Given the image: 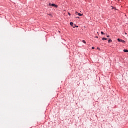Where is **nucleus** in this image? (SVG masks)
<instances>
[{
	"label": "nucleus",
	"mask_w": 128,
	"mask_h": 128,
	"mask_svg": "<svg viewBox=\"0 0 128 128\" xmlns=\"http://www.w3.org/2000/svg\"><path fill=\"white\" fill-rule=\"evenodd\" d=\"M118 42H122L123 44L124 43V42H125L124 40H122L120 39V38H118Z\"/></svg>",
	"instance_id": "1"
},
{
	"label": "nucleus",
	"mask_w": 128,
	"mask_h": 128,
	"mask_svg": "<svg viewBox=\"0 0 128 128\" xmlns=\"http://www.w3.org/2000/svg\"><path fill=\"white\" fill-rule=\"evenodd\" d=\"M51 6H54V8H58V5L56 4H52Z\"/></svg>",
	"instance_id": "2"
},
{
	"label": "nucleus",
	"mask_w": 128,
	"mask_h": 128,
	"mask_svg": "<svg viewBox=\"0 0 128 128\" xmlns=\"http://www.w3.org/2000/svg\"><path fill=\"white\" fill-rule=\"evenodd\" d=\"M123 51L124 52H128V50L126 49H124Z\"/></svg>",
	"instance_id": "3"
},
{
	"label": "nucleus",
	"mask_w": 128,
	"mask_h": 128,
	"mask_svg": "<svg viewBox=\"0 0 128 128\" xmlns=\"http://www.w3.org/2000/svg\"><path fill=\"white\" fill-rule=\"evenodd\" d=\"M108 40V38H102V40Z\"/></svg>",
	"instance_id": "4"
},
{
	"label": "nucleus",
	"mask_w": 128,
	"mask_h": 128,
	"mask_svg": "<svg viewBox=\"0 0 128 128\" xmlns=\"http://www.w3.org/2000/svg\"><path fill=\"white\" fill-rule=\"evenodd\" d=\"M78 15L80 16H82V14H80V13H78Z\"/></svg>",
	"instance_id": "5"
},
{
	"label": "nucleus",
	"mask_w": 128,
	"mask_h": 128,
	"mask_svg": "<svg viewBox=\"0 0 128 128\" xmlns=\"http://www.w3.org/2000/svg\"><path fill=\"white\" fill-rule=\"evenodd\" d=\"M70 26H74V22H70Z\"/></svg>",
	"instance_id": "6"
},
{
	"label": "nucleus",
	"mask_w": 128,
	"mask_h": 128,
	"mask_svg": "<svg viewBox=\"0 0 128 128\" xmlns=\"http://www.w3.org/2000/svg\"><path fill=\"white\" fill-rule=\"evenodd\" d=\"M112 42V40L110 39L108 40V42Z\"/></svg>",
	"instance_id": "7"
},
{
	"label": "nucleus",
	"mask_w": 128,
	"mask_h": 128,
	"mask_svg": "<svg viewBox=\"0 0 128 128\" xmlns=\"http://www.w3.org/2000/svg\"><path fill=\"white\" fill-rule=\"evenodd\" d=\"M82 42H84V44H86V40H82Z\"/></svg>",
	"instance_id": "8"
},
{
	"label": "nucleus",
	"mask_w": 128,
	"mask_h": 128,
	"mask_svg": "<svg viewBox=\"0 0 128 128\" xmlns=\"http://www.w3.org/2000/svg\"><path fill=\"white\" fill-rule=\"evenodd\" d=\"M101 34H104V32H101Z\"/></svg>",
	"instance_id": "9"
},
{
	"label": "nucleus",
	"mask_w": 128,
	"mask_h": 128,
	"mask_svg": "<svg viewBox=\"0 0 128 128\" xmlns=\"http://www.w3.org/2000/svg\"><path fill=\"white\" fill-rule=\"evenodd\" d=\"M92 50H94V47L92 46Z\"/></svg>",
	"instance_id": "10"
},
{
	"label": "nucleus",
	"mask_w": 128,
	"mask_h": 128,
	"mask_svg": "<svg viewBox=\"0 0 128 128\" xmlns=\"http://www.w3.org/2000/svg\"><path fill=\"white\" fill-rule=\"evenodd\" d=\"M48 6H52V4L50 3H49Z\"/></svg>",
	"instance_id": "11"
},
{
	"label": "nucleus",
	"mask_w": 128,
	"mask_h": 128,
	"mask_svg": "<svg viewBox=\"0 0 128 128\" xmlns=\"http://www.w3.org/2000/svg\"><path fill=\"white\" fill-rule=\"evenodd\" d=\"M68 14H69V16H70V12L68 13Z\"/></svg>",
	"instance_id": "12"
},
{
	"label": "nucleus",
	"mask_w": 128,
	"mask_h": 128,
	"mask_svg": "<svg viewBox=\"0 0 128 128\" xmlns=\"http://www.w3.org/2000/svg\"><path fill=\"white\" fill-rule=\"evenodd\" d=\"M107 36V38H109L110 36Z\"/></svg>",
	"instance_id": "13"
},
{
	"label": "nucleus",
	"mask_w": 128,
	"mask_h": 128,
	"mask_svg": "<svg viewBox=\"0 0 128 128\" xmlns=\"http://www.w3.org/2000/svg\"><path fill=\"white\" fill-rule=\"evenodd\" d=\"M76 14H78V12H76Z\"/></svg>",
	"instance_id": "14"
},
{
	"label": "nucleus",
	"mask_w": 128,
	"mask_h": 128,
	"mask_svg": "<svg viewBox=\"0 0 128 128\" xmlns=\"http://www.w3.org/2000/svg\"><path fill=\"white\" fill-rule=\"evenodd\" d=\"M76 26V28H78V26Z\"/></svg>",
	"instance_id": "15"
},
{
	"label": "nucleus",
	"mask_w": 128,
	"mask_h": 128,
	"mask_svg": "<svg viewBox=\"0 0 128 128\" xmlns=\"http://www.w3.org/2000/svg\"><path fill=\"white\" fill-rule=\"evenodd\" d=\"M98 48V50H100V48Z\"/></svg>",
	"instance_id": "16"
},
{
	"label": "nucleus",
	"mask_w": 128,
	"mask_h": 128,
	"mask_svg": "<svg viewBox=\"0 0 128 128\" xmlns=\"http://www.w3.org/2000/svg\"><path fill=\"white\" fill-rule=\"evenodd\" d=\"M96 38H98V36H96Z\"/></svg>",
	"instance_id": "17"
},
{
	"label": "nucleus",
	"mask_w": 128,
	"mask_h": 128,
	"mask_svg": "<svg viewBox=\"0 0 128 128\" xmlns=\"http://www.w3.org/2000/svg\"><path fill=\"white\" fill-rule=\"evenodd\" d=\"M73 28H74V26H73Z\"/></svg>",
	"instance_id": "18"
}]
</instances>
